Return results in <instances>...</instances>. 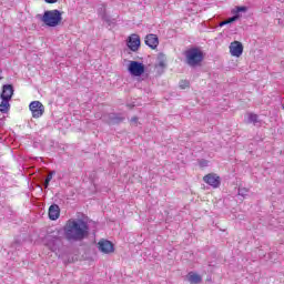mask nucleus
<instances>
[{"label": "nucleus", "mask_w": 284, "mask_h": 284, "mask_svg": "<svg viewBox=\"0 0 284 284\" xmlns=\"http://www.w3.org/2000/svg\"><path fill=\"white\" fill-rule=\"evenodd\" d=\"M90 234L88 222L80 219H71L64 225V237L67 241H83Z\"/></svg>", "instance_id": "nucleus-1"}, {"label": "nucleus", "mask_w": 284, "mask_h": 284, "mask_svg": "<svg viewBox=\"0 0 284 284\" xmlns=\"http://www.w3.org/2000/svg\"><path fill=\"white\" fill-rule=\"evenodd\" d=\"M40 20L42 23H44V26H48L49 28H57V26H60L61 21H63V17L61 11L53 9L44 11Z\"/></svg>", "instance_id": "nucleus-2"}, {"label": "nucleus", "mask_w": 284, "mask_h": 284, "mask_svg": "<svg viewBox=\"0 0 284 284\" xmlns=\"http://www.w3.org/2000/svg\"><path fill=\"white\" fill-rule=\"evenodd\" d=\"M185 59L187 65L190 68H196L201 63H203V59H205V55L203 54V51L199 48H191L185 51Z\"/></svg>", "instance_id": "nucleus-3"}, {"label": "nucleus", "mask_w": 284, "mask_h": 284, "mask_svg": "<svg viewBox=\"0 0 284 284\" xmlns=\"http://www.w3.org/2000/svg\"><path fill=\"white\" fill-rule=\"evenodd\" d=\"M29 110L32 112L33 119H41L45 112V106L39 101H33L29 104Z\"/></svg>", "instance_id": "nucleus-4"}, {"label": "nucleus", "mask_w": 284, "mask_h": 284, "mask_svg": "<svg viewBox=\"0 0 284 284\" xmlns=\"http://www.w3.org/2000/svg\"><path fill=\"white\" fill-rule=\"evenodd\" d=\"M128 70L132 77H141L145 72V65L139 61H131Z\"/></svg>", "instance_id": "nucleus-5"}, {"label": "nucleus", "mask_w": 284, "mask_h": 284, "mask_svg": "<svg viewBox=\"0 0 284 284\" xmlns=\"http://www.w3.org/2000/svg\"><path fill=\"white\" fill-rule=\"evenodd\" d=\"M204 183L211 185V187H220L221 186V176H217L215 173H209L203 178Z\"/></svg>", "instance_id": "nucleus-6"}, {"label": "nucleus", "mask_w": 284, "mask_h": 284, "mask_svg": "<svg viewBox=\"0 0 284 284\" xmlns=\"http://www.w3.org/2000/svg\"><path fill=\"white\" fill-rule=\"evenodd\" d=\"M126 45L132 50V52H136L139 48H141V38L139 37V34H131L128 39Z\"/></svg>", "instance_id": "nucleus-7"}, {"label": "nucleus", "mask_w": 284, "mask_h": 284, "mask_svg": "<svg viewBox=\"0 0 284 284\" xmlns=\"http://www.w3.org/2000/svg\"><path fill=\"white\" fill-rule=\"evenodd\" d=\"M98 250L102 252V254H112V252H114V244L108 240H101L98 243Z\"/></svg>", "instance_id": "nucleus-8"}, {"label": "nucleus", "mask_w": 284, "mask_h": 284, "mask_svg": "<svg viewBox=\"0 0 284 284\" xmlns=\"http://www.w3.org/2000/svg\"><path fill=\"white\" fill-rule=\"evenodd\" d=\"M145 45L151 48V50H156L159 48V37L154 33H150L145 37Z\"/></svg>", "instance_id": "nucleus-9"}, {"label": "nucleus", "mask_w": 284, "mask_h": 284, "mask_svg": "<svg viewBox=\"0 0 284 284\" xmlns=\"http://www.w3.org/2000/svg\"><path fill=\"white\" fill-rule=\"evenodd\" d=\"M230 52L232 57H241L243 54V43L234 41L230 44Z\"/></svg>", "instance_id": "nucleus-10"}, {"label": "nucleus", "mask_w": 284, "mask_h": 284, "mask_svg": "<svg viewBox=\"0 0 284 284\" xmlns=\"http://www.w3.org/2000/svg\"><path fill=\"white\" fill-rule=\"evenodd\" d=\"M13 94H14V88L12 87V84H4L2 87V92H1L0 99H7V100L11 101Z\"/></svg>", "instance_id": "nucleus-11"}, {"label": "nucleus", "mask_w": 284, "mask_h": 284, "mask_svg": "<svg viewBox=\"0 0 284 284\" xmlns=\"http://www.w3.org/2000/svg\"><path fill=\"white\" fill-rule=\"evenodd\" d=\"M61 216V209L59 205L53 204L49 207V219L50 221H57Z\"/></svg>", "instance_id": "nucleus-12"}, {"label": "nucleus", "mask_w": 284, "mask_h": 284, "mask_svg": "<svg viewBox=\"0 0 284 284\" xmlns=\"http://www.w3.org/2000/svg\"><path fill=\"white\" fill-rule=\"evenodd\" d=\"M186 281L190 284H199V283H201L203 281V277H201V275H199V273L190 272L186 275Z\"/></svg>", "instance_id": "nucleus-13"}, {"label": "nucleus", "mask_w": 284, "mask_h": 284, "mask_svg": "<svg viewBox=\"0 0 284 284\" xmlns=\"http://www.w3.org/2000/svg\"><path fill=\"white\" fill-rule=\"evenodd\" d=\"M1 103H0V112L2 114H8V112H10V100L7 99H1Z\"/></svg>", "instance_id": "nucleus-14"}, {"label": "nucleus", "mask_w": 284, "mask_h": 284, "mask_svg": "<svg viewBox=\"0 0 284 284\" xmlns=\"http://www.w3.org/2000/svg\"><path fill=\"white\" fill-rule=\"evenodd\" d=\"M246 116H247V123H253V125L261 123V120H258V114L256 113L248 112Z\"/></svg>", "instance_id": "nucleus-15"}, {"label": "nucleus", "mask_w": 284, "mask_h": 284, "mask_svg": "<svg viewBox=\"0 0 284 284\" xmlns=\"http://www.w3.org/2000/svg\"><path fill=\"white\" fill-rule=\"evenodd\" d=\"M121 121H123V118H119V116H116L114 114H110L109 115V120H106L109 125H114L115 123H121Z\"/></svg>", "instance_id": "nucleus-16"}, {"label": "nucleus", "mask_w": 284, "mask_h": 284, "mask_svg": "<svg viewBox=\"0 0 284 284\" xmlns=\"http://www.w3.org/2000/svg\"><path fill=\"white\" fill-rule=\"evenodd\" d=\"M52 176H54V171H51V172L47 175V179H45V181H44V187H49L50 181H52Z\"/></svg>", "instance_id": "nucleus-17"}, {"label": "nucleus", "mask_w": 284, "mask_h": 284, "mask_svg": "<svg viewBox=\"0 0 284 284\" xmlns=\"http://www.w3.org/2000/svg\"><path fill=\"white\" fill-rule=\"evenodd\" d=\"M239 12H247V7H236L232 10V14H239Z\"/></svg>", "instance_id": "nucleus-18"}, {"label": "nucleus", "mask_w": 284, "mask_h": 284, "mask_svg": "<svg viewBox=\"0 0 284 284\" xmlns=\"http://www.w3.org/2000/svg\"><path fill=\"white\" fill-rule=\"evenodd\" d=\"M239 19H241V14L234 13L233 17H231V18H229V19L226 20V23H227V24H229V23H234V21H239Z\"/></svg>", "instance_id": "nucleus-19"}, {"label": "nucleus", "mask_w": 284, "mask_h": 284, "mask_svg": "<svg viewBox=\"0 0 284 284\" xmlns=\"http://www.w3.org/2000/svg\"><path fill=\"white\" fill-rule=\"evenodd\" d=\"M180 88H181V90H185V88H190V81L181 80L180 81Z\"/></svg>", "instance_id": "nucleus-20"}, {"label": "nucleus", "mask_w": 284, "mask_h": 284, "mask_svg": "<svg viewBox=\"0 0 284 284\" xmlns=\"http://www.w3.org/2000/svg\"><path fill=\"white\" fill-rule=\"evenodd\" d=\"M247 192H250L247 189L241 187L239 189V196H247Z\"/></svg>", "instance_id": "nucleus-21"}, {"label": "nucleus", "mask_w": 284, "mask_h": 284, "mask_svg": "<svg viewBox=\"0 0 284 284\" xmlns=\"http://www.w3.org/2000/svg\"><path fill=\"white\" fill-rule=\"evenodd\" d=\"M131 124L138 126L139 125V118L138 116H133L131 119Z\"/></svg>", "instance_id": "nucleus-22"}, {"label": "nucleus", "mask_w": 284, "mask_h": 284, "mask_svg": "<svg viewBox=\"0 0 284 284\" xmlns=\"http://www.w3.org/2000/svg\"><path fill=\"white\" fill-rule=\"evenodd\" d=\"M207 160H202V161H200V166L201 168H207Z\"/></svg>", "instance_id": "nucleus-23"}, {"label": "nucleus", "mask_w": 284, "mask_h": 284, "mask_svg": "<svg viewBox=\"0 0 284 284\" xmlns=\"http://www.w3.org/2000/svg\"><path fill=\"white\" fill-rule=\"evenodd\" d=\"M223 26H227V20L220 22V28H223Z\"/></svg>", "instance_id": "nucleus-24"}, {"label": "nucleus", "mask_w": 284, "mask_h": 284, "mask_svg": "<svg viewBox=\"0 0 284 284\" xmlns=\"http://www.w3.org/2000/svg\"><path fill=\"white\" fill-rule=\"evenodd\" d=\"M45 3H57L59 0H44Z\"/></svg>", "instance_id": "nucleus-25"}, {"label": "nucleus", "mask_w": 284, "mask_h": 284, "mask_svg": "<svg viewBox=\"0 0 284 284\" xmlns=\"http://www.w3.org/2000/svg\"><path fill=\"white\" fill-rule=\"evenodd\" d=\"M102 19H103V21H110V20L108 19V16H105V13L102 14Z\"/></svg>", "instance_id": "nucleus-26"}, {"label": "nucleus", "mask_w": 284, "mask_h": 284, "mask_svg": "<svg viewBox=\"0 0 284 284\" xmlns=\"http://www.w3.org/2000/svg\"><path fill=\"white\" fill-rule=\"evenodd\" d=\"M164 63L163 62H160V67L163 68Z\"/></svg>", "instance_id": "nucleus-27"}, {"label": "nucleus", "mask_w": 284, "mask_h": 284, "mask_svg": "<svg viewBox=\"0 0 284 284\" xmlns=\"http://www.w3.org/2000/svg\"><path fill=\"white\" fill-rule=\"evenodd\" d=\"M95 119H101V116L100 115H95Z\"/></svg>", "instance_id": "nucleus-28"}, {"label": "nucleus", "mask_w": 284, "mask_h": 284, "mask_svg": "<svg viewBox=\"0 0 284 284\" xmlns=\"http://www.w3.org/2000/svg\"><path fill=\"white\" fill-rule=\"evenodd\" d=\"M1 72H2V71L0 70V74H1ZM1 79H3V78H2V77H0V81H1Z\"/></svg>", "instance_id": "nucleus-29"}]
</instances>
